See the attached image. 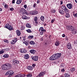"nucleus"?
I'll list each match as a JSON object with an SVG mask.
<instances>
[{
	"mask_svg": "<svg viewBox=\"0 0 77 77\" xmlns=\"http://www.w3.org/2000/svg\"><path fill=\"white\" fill-rule=\"evenodd\" d=\"M61 55H62L61 53L55 54L50 57L49 60H54L58 59L60 57Z\"/></svg>",
	"mask_w": 77,
	"mask_h": 77,
	"instance_id": "f257e3e1",
	"label": "nucleus"
},
{
	"mask_svg": "<svg viewBox=\"0 0 77 77\" xmlns=\"http://www.w3.org/2000/svg\"><path fill=\"white\" fill-rule=\"evenodd\" d=\"M12 67L11 64L9 63H6L2 65L1 68L3 70H8L10 69Z\"/></svg>",
	"mask_w": 77,
	"mask_h": 77,
	"instance_id": "f03ea898",
	"label": "nucleus"
},
{
	"mask_svg": "<svg viewBox=\"0 0 77 77\" xmlns=\"http://www.w3.org/2000/svg\"><path fill=\"white\" fill-rule=\"evenodd\" d=\"M67 29H69L70 31H72L73 32H74V35L77 33V29H76L75 27L71 25L67 27Z\"/></svg>",
	"mask_w": 77,
	"mask_h": 77,
	"instance_id": "7ed1b4c3",
	"label": "nucleus"
},
{
	"mask_svg": "<svg viewBox=\"0 0 77 77\" xmlns=\"http://www.w3.org/2000/svg\"><path fill=\"white\" fill-rule=\"evenodd\" d=\"M20 12V13H21L22 14H25V15H29L28 12L27 11V10L24 8H21Z\"/></svg>",
	"mask_w": 77,
	"mask_h": 77,
	"instance_id": "20e7f679",
	"label": "nucleus"
},
{
	"mask_svg": "<svg viewBox=\"0 0 77 77\" xmlns=\"http://www.w3.org/2000/svg\"><path fill=\"white\" fill-rule=\"evenodd\" d=\"M4 27L6 28V29H8V30L10 31L12 30L13 29V27L12 26L9 25V24H6L4 26Z\"/></svg>",
	"mask_w": 77,
	"mask_h": 77,
	"instance_id": "39448f33",
	"label": "nucleus"
},
{
	"mask_svg": "<svg viewBox=\"0 0 77 77\" xmlns=\"http://www.w3.org/2000/svg\"><path fill=\"white\" fill-rule=\"evenodd\" d=\"M46 32V30L44 29V27H41L39 29V32L41 35H43V33H45Z\"/></svg>",
	"mask_w": 77,
	"mask_h": 77,
	"instance_id": "423d86ee",
	"label": "nucleus"
},
{
	"mask_svg": "<svg viewBox=\"0 0 77 77\" xmlns=\"http://www.w3.org/2000/svg\"><path fill=\"white\" fill-rule=\"evenodd\" d=\"M14 71L13 70H10L8 71L5 73V75H12L13 74H14Z\"/></svg>",
	"mask_w": 77,
	"mask_h": 77,
	"instance_id": "0eeeda50",
	"label": "nucleus"
},
{
	"mask_svg": "<svg viewBox=\"0 0 77 77\" xmlns=\"http://www.w3.org/2000/svg\"><path fill=\"white\" fill-rule=\"evenodd\" d=\"M32 60L34 61H38V56H32L31 57Z\"/></svg>",
	"mask_w": 77,
	"mask_h": 77,
	"instance_id": "6e6552de",
	"label": "nucleus"
},
{
	"mask_svg": "<svg viewBox=\"0 0 77 77\" xmlns=\"http://www.w3.org/2000/svg\"><path fill=\"white\" fill-rule=\"evenodd\" d=\"M46 73V72H45V71L41 72L38 74V75L39 76V77H43V76Z\"/></svg>",
	"mask_w": 77,
	"mask_h": 77,
	"instance_id": "1a4fd4ad",
	"label": "nucleus"
},
{
	"mask_svg": "<svg viewBox=\"0 0 77 77\" xmlns=\"http://www.w3.org/2000/svg\"><path fill=\"white\" fill-rule=\"evenodd\" d=\"M12 62L14 64H16L17 65L20 63V61H19V60L15 59H13Z\"/></svg>",
	"mask_w": 77,
	"mask_h": 77,
	"instance_id": "9d476101",
	"label": "nucleus"
},
{
	"mask_svg": "<svg viewBox=\"0 0 77 77\" xmlns=\"http://www.w3.org/2000/svg\"><path fill=\"white\" fill-rule=\"evenodd\" d=\"M30 14L32 15H36L38 14V12L36 11H32L30 12Z\"/></svg>",
	"mask_w": 77,
	"mask_h": 77,
	"instance_id": "9b49d317",
	"label": "nucleus"
},
{
	"mask_svg": "<svg viewBox=\"0 0 77 77\" xmlns=\"http://www.w3.org/2000/svg\"><path fill=\"white\" fill-rule=\"evenodd\" d=\"M66 47L69 50H71L72 48V46H71V43H68L66 45Z\"/></svg>",
	"mask_w": 77,
	"mask_h": 77,
	"instance_id": "f8f14e48",
	"label": "nucleus"
},
{
	"mask_svg": "<svg viewBox=\"0 0 77 77\" xmlns=\"http://www.w3.org/2000/svg\"><path fill=\"white\" fill-rule=\"evenodd\" d=\"M66 6L68 9H71L72 8V4L71 3H69L68 4L66 5Z\"/></svg>",
	"mask_w": 77,
	"mask_h": 77,
	"instance_id": "ddd939ff",
	"label": "nucleus"
},
{
	"mask_svg": "<svg viewBox=\"0 0 77 77\" xmlns=\"http://www.w3.org/2000/svg\"><path fill=\"white\" fill-rule=\"evenodd\" d=\"M73 15L75 18H77V11H75L73 12Z\"/></svg>",
	"mask_w": 77,
	"mask_h": 77,
	"instance_id": "4468645a",
	"label": "nucleus"
},
{
	"mask_svg": "<svg viewBox=\"0 0 77 77\" xmlns=\"http://www.w3.org/2000/svg\"><path fill=\"white\" fill-rule=\"evenodd\" d=\"M38 18L37 17H35L34 18V21H35V23L36 24H37V25L38 24Z\"/></svg>",
	"mask_w": 77,
	"mask_h": 77,
	"instance_id": "2eb2a0df",
	"label": "nucleus"
},
{
	"mask_svg": "<svg viewBox=\"0 0 77 77\" xmlns=\"http://www.w3.org/2000/svg\"><path fill=\"white\" fill-rule=\"evenodd\" d=\"M60 42L59 41L56 40V42L55 43V45L57 46H58L59 45V44H60Z\"/></svg>",
	"mask_w": 77,
	"mask_h": 77,
	"instance_id": "dca6fc26",
	"label": "nucleus"
},
{
	"mask_svg": "<svg viewBox=\"0 0 77 77\" xmlns=\"http://www.w3.org/2000/svg\"><path fill=\"white\" fill-rule=\"evenodd\" d=\"M20 53H26V50L25 49H21L20 51Z\"/></svg>",
	"mask_w": 77,
	"mask_h": 77,
	"instance_id": "f3484780",
	"label": "nucleus"
},
{
	"mask_svg": "<svg viewBox=\"0 0 77 77\" xmlns=\"http://www.w3.org/2000/svg\"><path fill=\"white\" fill-rule=\"evenodd\" d=\"M16 34L18 36H20L21 35V32L18 30H17L16 31Z\"/></svg>",
	"mask_w": 77,
	"mask_h": 77,
	"instance_id": "a211bd4d",
	"label": "nucleus"
},
{
	"mask_svg": "<svg viewBox=\"0 0 77 77\" xmlns=\"http://www.w3.org/2000/svg\"><path fill=\"white\" fill-rule=\"evenodd\" d=\"M25 59H29V55L28 54H25L24 56Z\"/></svg>",
	"mask_w": 77,
	"mask_h": 77,
	"instance_id": "6ab92c4d",
	"label": "nucleus"
},
{
	"mask_svg": "<svg viewBox=\"0 0 77 77\" xmlns=\"http://www.w3.org/2000/svg\"><path fill=\"white\" fill-rule=\"evenodd\" d=\"M29 52L30 53H31V54H35V52H36V51L33 49L29 51Z\"/></svg>",
	"mask_w": 77,
	"mask_h": 77,
	"instance_id": "aec40b11",
	"label": "nucleus"
},
{
	"mask_svg": "<svg viewBox=\"0 0 77 77\" xmlns=\"http://www.w3.org/2000/svg\"><path fill=\"white\" fill-rule=\"evenodd\" d=\"M27 69L30 71H32L33 69V67L31 66H28L27 67Z\"/></svg>",
	"mask_w": 77,
	"mask_h": 77,
	"instance_id": "412c9836",
	"label": "nucleus"
},
{
	"mask_svg": "<svg viewBox=\"0 0 77 77\" xmlns=\"http://www.w3.org/2000/svg\"><path fill=\"white\" fill-rule=\"evenodd\" d=\"M65 77H70V74L67 73H65L64 74Z\"/></svg>",
	"mask_w": 77,
	"mask_h": 77,
	"instance_id": "4be33fe9",
	"label": "nucleus"
},
{
	"mask_svg": "<svg viewBox=\"0 0 77 77\" xmlns=\"http://www.w3.org/2000/svg\"><path fill=\"white\" fill-rule=\"evenodd\" d=\"M26 27H28V28H31L32 25L30 23H27L26 25Z\"/></svg>",
	"mask_w": 77,
	"mask_h": 77,
	"instance_id": "5701e85b",
	"label": "nucleus"
},
{
	"mask_svg": "<svg viewBox=\"0 0 77 77\" xmlns=\"http://www.w3.org/2000/svg\"><path fill=\"white\" fill-rule=\"evenodd\" d=\"M22 18L23 19V20H26L27 19H29V18H27V17L25 15H23L22 17Z\"/></svg>",
	"mask_w": 77,
	"mask_h": 77,
	"instance_id": "b1692460",
	"label": "nucleus"
},
{
	"mask_svg": "<svg viewBox=\"0 0 77 77\" xmlns=\"http://www.w3.org/2000/svg\"><path fill=\"white\" fill-rule=\"evenodd\" d=\"M64 12L66 14H68V13H69V10H68L67 8H66L64 10Z\"/></svg>",
	"mask_w": 77,
	"mask_h": 77,
	"instance_id": "393cba45",
	"label": "nucleus"
},
{
	"mask_svg": "<svg viewBox=\"0 0 77 77\" xmlns=\"http://www.w3.org/2000/svg\"><path fill=\"white\" fill-rule=\"evenodd\" d=\"M21 2H22V0H17L16 2V3L17 5H20Z\"/></svg>",
	"mask_w": 77,
	"mask_h": 77,
	"instance_id": "a878e982",
	"label": "nucleus"
},
{
	"mask_svg": "<svg viewBox=\"0 0 77 77\" xmlns=\"http://www.w3.org/2000/svg\"><path fill=\"white\" fill-rule=\"evenodd\" d=\"M61 8L62 9H63V10H64L66 8V6H65V5H63L61 6Z\"/></svg>",
	"mask_w": 77,
	"mask_h": 77,
	"instance_id": "bb28decb",
	"label": "nucleus"
},
{
	"mask_svg": "<svg viewBox=\"0 0 77 77\" xmlns=\"http://www.w3.org/2000/svg\"><path fill=\"white\" fill-rule=\"evenodd\" d=\"M15 77H23V76L22 75V74L20 73L17 74Z\"/></svg>",
	"mask_w": 77,
	"mask_h": 77,
	"instance_id": "cd10ccee",
	"label": "nucleus"
},
{
	"mask_svg": "<svg viewBox=\"0 0 77 77\" xmlns=\"http://www.w3.org/2000/svg\"><path fill=\"white\" fill-rule=\"evenodd\" d=\"M65 17L66 18H69V17H70V15H69V13H66V14L65 15Z\"/></svg>",
	"mask_w": 77,
	"mask_h": 77,
	"instance_id": "c85d7f7f",
	"label": "nucleus"
},
{
	"mask_svg": "<svg viewBox=\"0 0 77 77\" xmlns=\"http://www.w3.org/2000/svg\"><path fill=\"white\" fill-rule=\"evenodd\" d=\"M8 57H9V54H5L3 56V57L5 58H8Z\"/></svg>",
	"mask_w": 77,
	"mask_h": 77,
	"instance_id": "c756f323",
	"label": "nucleus"
},
{
	"mask_svg": "<svg viewBox=\"0 0 77 77\" xmlns=\"http://www.w3.org/2000/svg\"><path fill=\"white\" fill-rule=\"evenodd\" d=\"M59 12L60 14H61L62 15H64V14H65V12H64V11H63V10H60V11Z\"/></svg>",
	"mask_w": 77,
	"mask_h": 77,
	"instance_id": "7c9ffc66",
	"label": "nucleus"
},
{
	"mask_svg": "<svg viewBox=\"0 0 77 77\" xmlns=\"http://www.w3.org/2000/svg\"><path fill=\"white\" fill-rule=\"evenodd\" d=\"M75 68L74 67H72L71 68L70 71H71L72 72H73L75 71Z\"/></svg>",
	"mask_w": 77,
	"mask_h": 77,
	"instance_id": "2f4dec72",
	"label": "nucleus"
},
{
	"mask_svg": "<svg viewBox=\"0 0 77 77\" xmlns=\"http://www.w3.org/2000/svg\"><path fill=\"white\" fill-rule=\"evenodd\" d=\"M44 19H45V18L44 17V16H41L40 17V20L41 21H44Z\"/></svg>",
	"mask_w": 77,
	"mask_h": 77,
	"instance_id": "473e14b6",
	"label": "nucleus"
},
{
	"mask_svg": "<svg viewBox=\"0 0 77 77\" xmlns=\"http://www.w3.org/2000/svg\"><path fill=\"white\" fill-rule=\"evenodd\" d=\"M16 43V41H14V40H12L11 42V44H12V45H14V44H15Z\"/></svg>",
	"mask_w": 77,
	"mask_h": 77,
	"instance_id": "72a5a7b5",
	"label": "nucleus"
},
{
	"mask_svg": "<svg viewBox=\"0 0 77 77\" xmlns=\"http://www.w3.org/2000/svg\"><path fill=\"white\" fill-rule=\"evenodd\" d=\"M29 43L31 45H34L35 44V42L32 41H30Z\"/></svg>",
	"mask_w": 77,
	"mask_h": 77,
	"instance_id": "f704fd0d",
	"label": "nucleus"
},
{
	"mask_svg": "<svg viewBox=\"0 0 77 77\" xmlns=\"http://www.w3.org/2000/svg\"><path fill=\"white\" fill-rule=\"evenodd\" d=\"M33 35H29L28 37V39H33Z\"/></svg>",
	"mask_w": 77,
	"mask_h": 77,
	"instance_id": "c9c22d12",
	"label": "nucleus"
},
{
	"mask_svg": "<svg viewBox=\"0 0 77 77\" xmlns=\"http://www.w3.org/2000/svg\"><path fill=\"white\" fill-rule=\"evenodd\" d=\"M32 76V74L31 73H29L27 75V77H31Z\"/></svg>",
	"mask_w": 77,
	"mask_h": 77,
	"instance_id": "e433bc0d",
	"label": "nucleus"
},
{
	"mask_svg": "<svg viewBox=\"0 0 77 77\" xmlns=\"http://www.w3.org/2000/svg\"><path fill=\"white\" fill-rule=\"evenodd\" d=\"M51 12H52V13L53 14V13H55L56 12V10L55 9H52L51 11Z\"/></svg>",
	"mask_w": 77,
	"mask_h": 77,
	"instance_id": "4c0bfd02",
	"label": "nucleus"
},
{
	"mask_svg": "<svg viewBox=\"0 0 77 77\" xmlns=\"http://www.w3.org/2000/svg\"><path fill=\"white\" fill-rule=\"evenodd\" d=\"M26 31L28 33H32V32L30 29L26 30Z\"/></svg>",
	"mask_w": 77,
	"mask_h": 77,
	"instance_id": "58836bf2",
	"label": "nucleus"
},
{
	"mask_svg": "<svg viewBox=\"0 0 77 77\" xmlns=\"http://www.w3.org/2000/svg\"><path fill=\"white\" fill-rule=\"evenodd\" d=\"M8 6L9 5H7V4H6L4 5V7L5 9H8Z\"/></svg>",
	"mask_w": 77,
	"mask_h": 77,
	"instance_id": "ea45409f",
	"label": "nucleus"
},
{
	"mask_svg": "<svg viewBox=\"0 0 77 77\" xmlns=\"http://www.w3.org/2000/svg\"><path fill=\"white\" fill-rule=\"evenodd\" d=\"M4 42H6V43H9V41L8 40L6 39L4 40Z\"/></svg>",
	"mask_w": 77,
	"mask_h": 77,
	"instance_id": "a19ab883",
	"label": "nucleus"
},
{
	"mask_svg": "<svg viewBox=\"0 0 77 77\" xmlns=\"http://www.w3.org/2000/svg\"><path fill=\"white\" fill-rule=\"evenodd\" d=\"M20 28L21 29V30H24V29H25V27H24V26H22L20 27Z\"/></svg>",
	"mask_w": 77,
	"mask_h": 77,
	"instance_id": "79ce46f5",
	"label": "nucleus"
},
{
	"mask_svg": "<svg viewBox=\"0 0 77 77\" xmlns=\"http://www.w3.org/2000/svg\"><path fill=\"white\" fill-rule=\"evenodd\" d=\"M23 44H25L26 45H28V43L27 42V41H25V42H23Z\"/></svg>",
	"mask_w": 77,
	"mask_h": 77,
	"instance_id": "37998d69",
	"label": "nucleus"
},
{
	"mask_svg": "<svg viewBox=\"0 0 77 77\" xmlns=\"http://www.w3.org/2000/svg\"><path fill=\"white\" fill-rule=\"evenodd\" d=\"M61 71L62 72H64L65 71V70L63 68L61 69Z\"/></svg>",
	"mask_w": 77,
	"mask_h": 77,
	"instance_id": "c03bdc74",
	"label": "nucleus"
},
{
	"mask_svg": "<svg viewBox=\"0 0 77 77\" xmlns=\"http://www.w3.org/2000/svg\"><path fill=\"white\" fill-rule=\"evenodd\" d=\"M64 65L65 64L63 63L61 64L60 67H61L62 68H63V67L64 66Z\"/></svg>",
	"mask_w": 77,
	"mask_h": 77,
	"instance_id": "a18cd8bd",
	"label": "nucleus"
},
{
	"mask_svg": "<svg viewBox=\"0 0 77 77\" xmlns=\"http://www.w3.org/2000/svg\"><path fill=\"white\" fill-rule=\"evenodd\" d=\"M23 7L24 8H25V9H27V5H25Z\"/></svg>",
	"mask_w": 77,
	"mask_h": 77,
	"instance_id": "49530a36",
	"label": "nucleus"
},
{
	"mask_svg": "<svg viewBox=\"0 0 77 77\" xmlns=\"http://www.w3.org/2000/svg\"><path fill=\"white\" fill-rule=\"evenodd\" d=\"M55 21V19H52L51 20V23H53Z\"/></svg>",
	"mask_w": 77,
	"mask_h": 77,
	"instance_id": "de8ad7c7",
	"label": "nucleus"
},
{
	"mask_svg": "<svg viewBox=\"0 0 77 77\" xmlns=\"http://www.w3.org/2000/svg\"><path fill=\"white\" fill-rule=\"evenodd\" d=\"M36 66V65L35 63L32 64V66L33 68H35V66Z\"/></svg>",
	"mask_w": 77,
	"mask_h": 77,
	"instance_id": "09e8293b",
	"label": "nucleus"
},
{
	"mask_svg": "<svg viewBox=\"0 0 77 77\" xmlns=\"http://www.w3.org/2000/svg\"><path fill=\"white\" fill-rule=\"evenodd\" d=\"M10 11H13L14 10V8H10Z\"/></svg>",
	"mask_w": 77,
	"mask_h": 77,
	"instance_id": "8fccbe9b",
	"label": "nucleus"
},
{
	"mask_svg": "<svg viewBox=\"0 0 77 77\" xmlns=\"http://www.w3.org/2000/svg\"><path fill=\"white\" fill-rule=\"evenodd\" d=\"M4 53V51L2 50L0 51V54H3Z\"/></svg>",
	"mask_w": 77,
	"mask_h": 77,
	"instance_id": "3c124183",
	"label": "nucleus"
},
{
	"mask_svg": "<svg viewBox=\"0 0 77 77\" xmlns=\"http://www.w3.org/2000/svg\"><path fill=\"white\" fill-rule=\"evenodd\" d=\"M44 45L45 47H48V44H47V43H45Z\"/></svg>",
	"mask_w": 77,
	"mask_h": 77,
	"instance_id": "603ef678",
	"label": "nucleus"
},
{
	"mask_svg": "<svg viewBox=\"0 0 77 77\" xmlns=\"http://www.w3.org/2000/svg\"><path fill=\"white\" fill-rule=\"evenodd\" d=\"M14 39V41H16V42L18 41V40H17V38H15Z\"/></svg>",
	"mask_w": 77,
	"mask_h": 77,
	"instance_id": "864d4df0",
	"label": "nucleus"
},
{
	"mask_svg": "<svg viewBox=\"0 0 77 77\" xmlns=\"http://www.w3.org/2000/svg\"><path fill=\"white\" fill-rule=\"evenodd\" d=\"M40 40L41 41H43L44 40V39L43 38V37H41L40 39Z\"/></svg>",
	"mask_w": 77,
	"mask_h": 77,
	"instance_id": "5fc2aeb1",
	"label": "nucleus"
},
{
	"mask_svg": "<svg viewBox=\"0 0 77 77\" xmlns=\"http://www.w3.org/2000/svg\"><path fill=\"white\" fill-rule=\"evenodd\" d=\"M36 6V3H35L33 5V8H35Z\"/></svg>",
	"mask_w": 77,
	"mask_h": 77,
	"instance_id": "6e6d98bb",
	"label": "nucleus"
},
{
	"mask_svg": "<svg viewBox=\"0 0 77 77\" xmlns=\"http://www.w3.org/2000/svg\"><path fill=\"white\" fill-rule=\"evenodd\" d=\"M62 36L63 38H64V37H65L66 35L64 34H63L62 35Z\"/></svg>",
	"mask_w": 77,
	"mask_h": 77,
	"instance_id": "4d7b16f0",
	"label": "nucleus"
},
{
	"mask_svg": "<svg viewBox=\"0 0 77 77\" xmlns=\"http://www.w3.org/2000/svg\"><path fill=\"white\" fill-rule=\"evenodd\" d=\"M5 51H9V48H5Z\"/></svg>",
	"mask_w": 77,
	"mask_h": 77,
	"instance_id": "13d9d810",
	"label": "nucleus"
},
{
	"mask_svg": "<svg viewBox=\"0 0 77 77\" xmlns=\"http://www.w3.org/2000/svg\"><path fill=\"white\" fill-rule=\"evenodd\" d=\"M15 0H13L12 1V3H13V4L15 3Z\"/></svg>",
	"mask_w": 77,
	"mask_h": 77,
	"instance_id": "bf43d9fd",
	"label": "nucleus"
},
{
	"mask_svg": "<svg viewBox=\"0 0 77 77\" xmlns=\"http://www.w3.org/2000/svg\"><path fill=\"white\" fill-rule=\"evenodd\" d=\"M23 41H25L26 40L25 38V37H23Z\"/></svg>",
	"mask_w": 77,
	"mask_h": 77,
	"instance_id": "052dcab7",
	"label": "nucleus"
},
{
	"mask_svg": "<svg viewBox=\"0 0 77 77\" xmlns=\"http://www.w3.org/2000/svg\"><path fill=\"white\" fill-rule=\"evenodd\" d=\"M9 37L10 38H11L12 37V35L11 34L10 35H9Z\"/></svg>",
	"mask_w": 77,
	"mask_h": 77,
	"instance_id": "680f3d73",
	"label": "nucleus"
},
{
	"mask_svg": "<svg viewBox=\"0 0 77 77\" xmlns=\"http://www.w3.org/2000/svg\"><path fill=\"white\" fill-rule=\"evenodd\" d=\"M5 49H2V50L4 51V52H5V51H6V50Z\"/></svg>",
	"mask_w": 77,
	"mask_h": 77,
	"instance_id": "e2e57ef3",
	"label": "nucleus"
},
{
	"mask_svg": "<svg viewBox=\"0 0 77 77\" xmlns=\"http://www.w3.org/2000/svg\"><path fill=\"white\" fill-rule=\"evenodd\" d=\"M40 3V1H37V4H38V3Z\"/></svg>",
	"mask_w": 77,
	"mask_h": 77,
	"instance_id": "0e129e2a",
	"label": "nucleus"
},
{
	"mask_svg": "<svg viewBox=\"0 0 77 77\" xmlns=\"http://www.w3.org/2000/svg\"><path fill=\"white\" fill-rule=\"evenodd\" d=\"M2 11H3L2 8H0V11L1 12H2Z\"/></svg>",
	"mask_w": 77,
	"mask_h": 77,
	"instance_id": "69168bd1",
	"label": "nucleus"
},
{
	"mask_svg": "<svg viewBox=\"0 0 77 77\" xmlns=\"http://www.w3.org/2000/svg\"><path fill=\"white\" fill-rule=\"evenodd\" d=\"M6 4L4 2L3 4V6H5V5H6Z\"/></svg>",
	"mask_w": 77,
	"mask_h": 77,
	"instance_id": "338daca9",
	"label": "nucleus"
},
{
	"mask_svg": "<svg viewBox=\"0 0 77 77\" xmlns=\"http://www.w3.org/2000/svg\"><path fill=\"white\" fill-rule=\"evenodd\" d=\"M63 4V2L62 1H61L60 2V5H62Z\"/></svg>",
	"mask_w": 77,
	"mask_h": 77,
	"instance_id": "774afa93",
	"label": "nucleus"
}]
</instances>
